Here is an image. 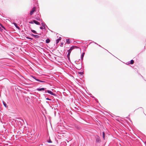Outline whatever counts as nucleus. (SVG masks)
Returning <instances> with one entry per match:
<instances>
[{"label":"nucleus","instance_id":"1","mask_svg":"<svg viewBox=\"0 0 146 146\" xmlns=\"http://www.w3.org/2000/svg\"><path fill=\"white\" fill-rule=\"evenodd\" d=\"M75 48H79L76 46H71L70 49L68 50V54H67V57L68 59H70V56L71 51L74 49Z\"/></svg>","mask_w":146,"mask_h":146},{"label":"nucleus","instance_id":"2","mask_svg":"<svg viewBox=\"0 0 146 146\" xmlns=\"http://www.w3.org/2000/svg\"><path fill=\"white\" fill-rule=\"evenodd\" d=\"M75 67L77 69L80 70L82 68V64L80 63L76 64L75 65Z\"/></svg>","mask_w":146,"mask_h":146},{"label":"nucleus","instance_id":"3","mask_svg":"<svg viewBox=\"0 0 146 146\" xmlns=\"http://www.w3.org/2000/svg\"><path fill=\"white\" fill-rule=\"evenodd\" d=\"M35 10H36L35 7H34L33 8L31 11H30V15H32L33 14L34 12L35 11Z\"/></svg>","mask_w":146,"mask_h":146},{"label":"nucleus","instance_id":"4","mask_svg":"<svg viewBox=\"0 0 146 146\" xmlns=\"http://www.w3.org/2000/svg\"><path fill=\"white\" fill-rule=\"evenodd\" d=\"M96 141L98 142H100L101 141V140L100 137L98 136H96Z\"/></svg>","mask_w":146,"mask_h":146},{"label":"nucleus","instance_id":"5","mask_svg":"<svg viewBox=\"0 0 146 146\" xmlns=\"http://www.w3.org/2000/svg\"><path fill=\"white\" fill-rule=\"evenodd\" d=\"M47 92L48 93L50 94L53 95H55V94L53 93L52 92H51L49 90H48L47 91Z\"/></svg>","mask_w":146,"mask_h":146},{"label":"nucleus","instance_id":"6","mask_svg":"<svg viewBox=\"0 0 146 146\" xmlns=\"http://www.w3.org/2000/svg\"><path fill=\"white\" fill-rule=\"evenodd\" d=\"M33 21L35 23L36 25H39L40 24V23L39 22H38L37 21L35 20H33Z\"/></svg>","mask_w":146,"mask_h":146},{"label":"nucleus","instance_id":"7","mask_svg":"<svg viewBox=\"0 0 146 146\" xmlns=\"http://www.w3.org/2000/svg\"><path fill=\"white\" fill-rule=\"evenodd\" d=\"M13 24L15 25V27H16L17 28V29H19H19H20V28H19V27L18 26V25H17V24H16V23H13Z\"/></svg>","mask_w":146,"mask_h":146},{"label":"nucleus","instance_id":"8","mask_svg":"<svg viewBox=\"0 0 146 146\" xmlns=\"http://www.w3.org/2000/svg\"><path fill=\"white\" fill-rule=\"evenodd\" d=\"M45 90V89L44 88L37 89V90L38 91H41V90Z\"/></svg>","mask_w":146,"mask_h":146},{"label":"nucleus","instance_id":"9","mask_svg":"<svg viewBox=\"0 0 146 146\" xmlns=\"http://www.w3.org/2000/svg\"><path fill=\"white\" fill-rule=\"evenodd\" d=\"M32 77L33 78H34L36 80H37V81H39V82H44V81H41V80H39L38 79H37L35 78V77H34V76H32Z\"/></svg>","mask_w":146,"mask_h":146},{"label":"nucleus","instance_id":"10","mask_svg":"<svg viewBox=\"0 0 146 146\" xmlns=\"http://www.w3.org/2000/svg\"><path fill=\"white\" fill-rule=\"evenodd\" d=\"M32 35L33 36L36 38H38L39 37V36L38 35H35L33 34H32Z\"/></svg>","mask_w":146,"mask_h":146},{"label":"nucleus","instance_id":"11","mask_svg":"<svg viewBox=\"0 0 146 146\" xmlns=\"http://www.w3.org/2000/svg\"><path fill=\"white\" fill-rule=\"evenodd\" d=\"M66 43H67L68 44H69L70 43V41L69 39H66Z\"/></svg>","mask_w":146,"mask_h":146},{"label":"nucleus","instance_id":"12","mask_svg":"<svg viewBox=\"0 0 146 146\" xmlns=\"http://www.w3.org/2000/svg\"><path fill=\"white\" fill-rule=\"evenodd\" d=\"M61 40V38L60 37L59 38L57 39L56 40V44H58Z\"/></svg>","mask_w":146,"mask_h":146},{"label":"nucleus","instance_id":"13","mask_svg":"<svg viewBox=\"0 0 146 146\" xmlns=\"http://www.w3.org/2000/svg\"><path fill=\"white\" fill-rule=\"evenodd\" d=\"M102 137L104 139H105V134L104 132L102 133Z\"/></svg>","mask_w":146,"mask_h":146},{"label":"nucleus","instance_id":"14","mask_svg":"<svg viewBox=\"0 0 146 146\" xmlns=\"http://www.w3.org/2000/svg\"><path fill=\"white\" fill-rule=\"evenodd\" d=\"M3 104L4 105V106L6 107V108H7V104H6V103H5V102H3Z\"/></svg>","mask_w":146,"mask_h":146},{"label":"nucleus","instance_id":"15","mask_svg":"<svg viewBox=\"0 0 146 146\" xmlns=\"http://www.w3.org/2000/svg\"><path fill=\"white\" fill-rule=\"evenodd\" d=\"M50 41V40L49 39H47L46 40V42L47 43H49Z\"/></svg>","mask_w":146,"mask_h":146},{"label":"nucleus","instance_id":"16","mask_svg":"<svg viewBox=\"0 0 146 146\" xmlns=\"http://www.w3.org/2000/svg\"><path fill=\"white\" fill-rule=\"evenodd\" d=\"M31 31L34 33H35V34H37V33L36 32V31H35L34 30H31Z\"/></svg>","mask_w":146,"mask_h":146},{"label":"nucleus","instance_id":"17","mask_svg":"<svg viewBox=\"0 0 146 146\" xmlns=\"http://www.w3.org/2000/svg\"><path fill=\"white\" fill-rule=\"evenodd\" d=\"M134 61L133 60H131L130 61V64H133L134 63Z\"/></svg>","mask_w":146,"mask_h":146},{"label":"nucleus","instance_id":"18","mask_svg":"<svg viewBox=\"0 0 146 146\" xmlns=\"http://www.w3.org/2000/svg\"><path fill=\"white\" fill-rule=\"evenodd\" d=\"M84 53H82V56H81V57H82V60L83 59V58L84 57Z\"/></svg>","mask_w":146,"mask_h":146},{"label":"nucleus","instance_id":"19","mask_svg":"<svg viewBox=\"0 0 146 146\" xmlns=\"http://www.w3.org/2000/svg\"><path fill=\"white\" fill-rule=\"evenodd\" d=\"M48 143H52V142L51 141V140L50 139L49 141H48Z\"/></svg>","mask_w":146,"mask_h":146},{"label":"nucleus","instance_id":"20","mask_svg":"<svg viewBox=\"0 0 146 146\" xmlns=\"http://www.w3.org/2000/svg\"><path fill=\"white\" fill-rule=\"evenodd\" d=\"M78 73L79 74L81 75H82L83 74V73L82 72H79Z\"/></svg>","mask_w":146,"mask_h":146},{"label":"nucleus","instance_id":"21","mask_svg":"<svg viewBox=\"0 0 146 146\" xmlns=\"http://www.w3.org/2000/svg\"><path fill=\"white\" fill-rule=\"evenodd\" d=\"M29 23H31V24H33V21H31L30 22H29Z\"/></svg>","mask_w":146,"mask_h":146},{"label":"nucleus","instance_id":"22","mask_svg":"<svg viewBox=\"0 0 146 146\" xmlns=\"http://www.w3.org/2000/svg\"><path fill=\"white\" fill-rule=\"evenodd\" d=\"M1 25L2 27L3 28H4L5 29V28L3 26H2Z\"/></svg>","mask_w":146,"mask_h":146},{"label":"nucleus","instance_id":"23","mask_svg":"<svg viewBox=\"0 0 146 146\" xmlns=\"http://www.w3.org/2000/svg\"><path fill=\"white\" fill-rule=\"evenodd\" d=\"M46 99L47 100H50V99L49 98H46Z\"/></svg>","mask_w":146,"mask_h":146},{"label":"nucleus","instance_id":"24","mask_svg":"<svg viewBox=\"0 0 146 146\" xmlns=\"http://www.w3.org/2000/svg\"><path fill=\"white\" fill-rule=\"evenodd\" d=\"M40 29H43V27H40Z\"/></svg>","mask_w":146,"mask_h":146},{"label":"nucleus","instance_id":"25","mask_svg":"<svg viewBox=\"0 0 146 146\" xmlns=\"http://www.w3.org/2000/svg\"><path fill=\"white\" fill-rule=\"evenodd\" d=\"M27 38H28V37H27Z\"/></svg>","mask_w":146,"mask_h":146},{"label":"nucleus","instance_id":"26","mask_svg":"<svg viewBox=\"0 0 146 146\" xmlns=\"http://www.w3.org/2000/svg\"><path fill=\"white\" fill-rule=\"evenodd\" d=\"M79 49H80V50L81 49H80V48H79Z\"/></svg>","mask_w":146,"mask_h":146}]
</instances>
